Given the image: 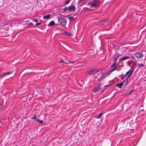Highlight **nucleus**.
<instances>
[{
  "instance_id": "nucleus-1",
  "label": "nucleus",
  "mask_w": 146,
  "mask_h": 146,
  "mask_svg": "<svg viewBox=\"0 0 146 146\" xmlns=\"http://www.w3.org/2000/svg\"><path fill=\"white\" fill-rule=\"evenodd\" d=\"M58 23L64 26L66 25V21L64 18L58 17Z\"/></svg>"
},
{
  "instance_id": "nucleus-2",
  "label": "nucleus",
  "mask_w": 146,
  "mask_h": 146,
  "mask_svg": "<svg viewBox=\"0 0 146 146\" xmlns=\"http://www.w3.org/2000/svg\"><path fill=\"white\" fill-rule=\"evenodd\" d=\"M99 3L98 0H94L90 3V7H96Z\"/></svg>"
},
{
  "instance_id": "nucleus-3",
  "label": "nucleus",
  "mask_w": 146,
  "mask_h": 146,
  "mask_svg": "<svg viewBox=\"0 0 146 146\" xmlns=\"http://www.w3.org/2000/svg\"><path fill=\"white\" fill-rule=\"evenodd\" d=\"M98 71L96 69H93L88 70L87 73L90 75H93L98 72Z\"/></svg>"
},
{
  "instance_id": "nucleus-4",
  "label": "nucleus",
  "mask_w": 146,
  "mask_h": 146,
  "mask_svg": "<svg viewBox=\"0 0 146 146\" xmlns=\"http://www.w3.org/2000/svg\"><path fill=\"white\" fill-rule=\"evenodd\" d=\"M135 68H132V69L131 70L130 72L129 73V74L128 75H127V77L126 79L124 80V81L125 82V84L124 86H125L126 85H127L128 84V81L127 80L131 76V75L132 74V73L133 72V70Z\"/></svg>"
},
{
  "instance_id": "nucleus-5",
  "label": "nucleus",
  "mask_w": 146,
  "mask_h": 146,
  "mask_svg": "<svg viewBox=\"0 0 146 146\" xmlns=\"http://www.w3.org/2000/svg\"><path fill=\"white\" fill-rule=\"evenodd\" d=\"M14 71L13 70L9 72H6L5 73H4L3 74H2L0 76V77L1 78H3L4 76L7 75H9L11 74H12L13 72Z\"/></svg>"
},
{
  "instance_id": "nucleus-6",
  "label": "nucleus",
  "mask_w": 146,
  "mask_h": 146,
  "mask_svg": "<svg viewBox=\"0 0 146 146\" xmlns=\"http://www.w3.org/2000/svg\"><path fill=\"white\" fill-rule=\"evenodd\" d=\"M143 55V54L141 53L137 52L135 54V56L138 59H139L142 57Z\"/></svg>"
},
{
  "instance_id": "nucleus-7",
  "label": "nucleus",
  "mask_w": 146,
  "mask_h": 146,
  "mask_svg": "<svg viewBox=\"0 0 146 146\" xmlns=\"http://www.w3.org/2000/svg\"><path fill=\"white\" fill-rule=\"evenodd\" d=\"M68 10L69 11H74L76 10V7L74 6L71 5L68 7Z\"/></svg>"
},
{
  "instance_id": "nucleus-8",
  "label": "nucleus",
  "mask_w": 146,
  "mask_h": 146,
  "mask_svg": "<svg viewBox=\"0 0 146 146\" xmlns=\"http://www.w3.org/2000/svg\"><path fill=\"white\" fill-rule=\"evenodd\" d=\"M130 58V57L129 56H124L121 57V58L119 59V61H122L123 60H124L127 59H128Z\"/></svg>"
},
{
  "instance_id": "nucleus-9",
  "label": "nucleus",
  "mask_w": 146,
  "mask_h": 146,
  "mask_svg": "<svg viewBox=\"0 0 146 146\" xmlns=\"http://www.w3.org/2000/svg\"><path fill=\"white\" fill-rule=\"evenodd\" d=\"M125 83V82L124 81V80H123V81L121 82L117 83L116 84V86L119 88H121L122 86Z\"/></svg>"
},
{
  "instance_id": "nucleus-10",
  "label": "nucleus",
  "mask_w": 146,
  "mask_h": 146,
  "mask_svg": "<svg viewBox=\"0 0 146 146\" xmlns=\"http://www.w3.org/2000/svg\"><path fill=\"white\" fill-rule=\"evenodd\" d=\"M51 16V15L48 14L46 15H44L43 17V19H46L47 20L49 19L50 18V17Z\"/></svg>"
},
{
  "instance_id": "nucleus-11",
  "label": "nucleus",
  "mask_w": 146,
  "mask_h": 146,
  "mask_svg": "<svg viewBox=\"0 0 146 146\" xmlns=\"http://www.w3.org/2000/svg\"><path fill=\"white\" fill-rule=\"evenodd\" d=\"M55 23L54 21H52L49 23L48 25V26L49 27H50L54 25H55Z\"/></svg>"
},
{
  "instance_id": "nucleus-12",
  "label": "nucleus",
  "mask_w": 146,
  "mask_h": 146,
  "mask_svg": "<svg viewBox=\"0 0 146 146\" xmlns=\"http://www.w3.org/2000/svg\"><path fill=\"white\" fill-rule=\"evenodd\" d=\"M99 89L98 88V87H95L93 88L92 89V91L94 92L95 93L97 92V91H98Z\"/></svg>"
},
{
  "instance_id": "nucleus-13",
  "label": "nucleus",
  "mask_w": 146,
  "mask_h": 146,
  "mask_svg": "<svg viewBox=\"0 0 146 146\" xmlns=\"http://www.w3.org/2000/svg\"><path fill=\"white\" fill-rule=\"evenodd\" d=\"M106 75H102L99 78V80H103V79L105 78L106 77Z\"/></svg>"
},
{
  "instance_id": "nucleus-14",
  "label": "nucleus",
  "mask_w": 146,
  "mask_h": 146,
  "mask_svg": "<svg viewBox=\"0 0 146 146\" xmlns=\"http://www.w3.org/2000/svg\"><path fill=\"white\" fill-rule=\"evenodd\" d=\"M103 113H99V114L96 117H95L96 118H97V119H99V118H100L101 115H102V114Z\"/></svg>"
},
{
  "instance_id": "nucleus-15",
  "label": "nucleus",
  "mask_w": 146,
  "mask_h": 146,
  "mask_svg": "<svg viewBox=\"0 0 146 146\" xmlns=\"http://www.w3.org/2000/svg\"><path fill=\"white\" fill-rule=\"evenodd\" d=\"M68 18L70 22L74 18L73 17H68Z\"/></svg>"
},
{
  "instance_id": "nucleus-16",
  "label": "nucleus",
  "mask_w": 146,
  "mask_h": 146,
  "mask_svg": "<svg viewBox=\"0 0 146 146\" xmlns=\"http://www.w3.org/2000/svg\"><path fill=\"white\" fill-rule=\"evenodd\" d=\"M99 22H100L101 24L103 25L106 22V20H103L102 21H99Z\"/></svg>"
},
{
  "instance_id": "nucleus-17",
  "label": "nucleus",
  "mask_w": 146,
  "mask_h": 146,
  "mask_svg": "<svg viewBox=\"0 0 146 146\" xmlns=\"http://www.w3.org/2000/svg\"><path fill=\"white\" fill-rule=\"evenodd\" d=\"M36 121L40 123H43V121L42 120H40L38 119H36Z\"/></svg>"
},
{
  "instance_id": "nucleus-18",
  "label": "nucleus",
  "mask_w": 146,
  "mask_h": 146,
  "mask_svg": "<svg viewBox=\"0 0 146 146\" xmlns=\"http://www.w3.org/2000/svg\"><path fill=\"white\" fill-rule=\"evenodd\" d=\"M119 56V53H117V54H116V56H115V61L116 60H117L118 57Z\"/></svg>"
},
{
  "instance_id": "nucleus-19",
  "label": "nucleus",
  "mask_w": 146,
  "mask_h": 146,
  "mask_svg": "<svg viewBox=\"0 0 146 146\" xmlns=\"http://www.w3.org/2000/svg\"><path fill=\"white\" fill-rule=\"evenodd\" d=\"M5 24L2 22L0 21V27L1 26H3L5 25Z\"/></svg>"
},
{
  "instance_id": "nucleus-20",
  "label": "nucleus",
  "mask_w": 146,
  "mask_h": 146,
  "mask_svg": "<svg viewBox=\"0 0 146 146\" xmlns=\"http://www.w3.org/2000/svg\"><path fill=\"white\" fill-rule=\"evenodd\" d=\"M117 67V65L116 66H115L113 69H112L111 70V71L113 72V71L115 70L116 69Z\"/></svg>"
},
{
  "instance_id": "nucleus-21",
  "label": "nucleus",
  "mask_w": 146,
  "mask_h": 146,
  "mask_svg": "<svg viewBox=\"0 0 146 146\" xmlns=\"http://www.w3.org/2000/svg\"><path fill=\"white\" fill-rule=\"evenodd\" d=\"M65 63L66 64H73L74 63V62H69V61H67V62H65Z\"/></svg>"
},
{
  "instance_id": "nucleus-22",
  "label": "nucleus",
  "mask_w": 146,
  "mask_h": 146,
  "mask_svg": "<svg viewBox=\"0 0 146 146\" xmlns=\"http://www.w3.org/2000/svg\"><path fill=\"white\" fill-rule=\"evenodd\" d=\"M136 62H134L132 65V66L131 67V69L132 70L133 68H134V66L136 65Z\"/></svg>"
},
{
  "instance_id": "nucleus-23",
  "label": "nucleus",
  "mask_w": 146,
  "mask_h": 146,
  "mask_svg": "<svg viewBox=\"0 0 146 146\" xmlns=\"http://www.w3.org/2000/svg\"><path fill=\"white\" fill-rule=\"evenodd\" d=\"M131 70L130 69L128 71H127L126 73L125 74H126V75H128L129 74L130 72L131 71Z\"/></svg>"
},
{
  "instance_id": "nucleus-24",
  "label": "nucleus",
  "mask_w": 146,
  "mask_h": 146,
  "mask_svg": "<svg viewBox=\"0 0 146 146\" xmlns=\"http://www.w3.org/2000/svg\"><path fill=\"white\" fill-rule=\"evenodd\" d=\"M70 1V0H68V1H66L65 2V5H67V4H68L69 3Z\"/></svg>"
},
{
  "instance_id": "nucleus-25",
  "label": "nucleus",
  "mask_w": 146,
  "mask_h": 146,
  "mask_svg": "<svg viewBox=\"0 0 146 146\" xmlns=\"http://www.w3.org/2000/svg\"><path fill=\"white\" fill-rule=\"evenodd\" d=\"M144 64H140L137 65L138 66H141L142 67L143 66Z\"/></svg>"
},
{
  "instance_id": "nucleus-26",
  "label": "nucleus",
  "mask_w": 146,
  "mask_h": 146,
  "mask_svg": "<svg viewBox=\"0 0 146 146\" xmlns=\"http://www.w3.org/2000/svg\"><path fill=\"white\" fill-rule=\"evenodd\" d=\"M102 85V84L101 83H100L98 86H97V87L100 89L101 87V85Z\"/></svg>"
},
{
  "instance_id": "nucleus-27",
  "label": "nucleus",
  "mask_w": 146,
  "mask_h": 146,
  "mask_svg": "<svg viewBox=\"0 0 146 146\" xmlns=\"http://www.w3.org/2000/svg\"><path fill=\"white\" fill-rule=\"evenodd\" d=\"M68 9V8L65 7L63 9L64 12H65Z\"/></svg>"
},
{
  "instance_id": "nucleus-28",
  "label": "nucleus",
  "mask_w": 146,
  "mask_h": 146,
  "mask_svg": "<svg viewBox=\"0 0 146 146\" xmlns=\"http://www.w3.org/2000/svg\"><path fill=\"white\" fill-rule=\"evenodd\" d=\"M116 64V62H115V61L111 65V67H113L114 65H115Z\"/></svg>"
},
{
  "instance_id": "nucleus-29",
  "label": "nucleus",
  "mask_w": 146,
  "mask_h": 146,
  "mask_svg": "<svg viewBox=\"0 0 146 146\" xmlns=\"http://www.w3.org/2000/svg\"><path fill=\"white\" fill-rule=\"evenodd\" d=\"M126 76V74H125L121 78V80L125 78Z\"/></svg>"
},
{
  "instance_id": "nucleus-30",
  "label": "nucleus",
  "mask_w": 146,
  "mask_h": 146,
  "mask_svg": "<svg viewBox=\"0 0 146 146\" xmlns=\"http://www.w3.org/2000/svg\"><path fill=\"white\" fill-rule=\"evenodd\" d=\"M36 118V115H35L32 118V119H35Z\"/></svg>"
},
{
  "instance_id": "nucleus-31",
  "label": "nucleus",
  "mask_w": 146,
  "mask_h": 146,
  "mask_svg": "<svg viewBox=\"0 0 146 146\" xmlns=\"http://www.w3.org/2000/svg\"><path fill=\"white\" fill-rule=\"evenodd\" d=\"M84 1H85L84 0H79V2L81 3Z\"/></svg>"
},
{
  "instance_id": "nucleus-32",
  "label": "nucleus",
  "mask_w": 146,
  "mask_h": 146,
  "mask_svg": "<svg viewBox=\"0 0 146 146\" xmlns=\"http://www.w3.org/2000/svg\"><path fill=\"white\" fill-rule=\"evenodd\" d=\"M3 108V105L2 104H0V109Z\"/></svg>"
},
{
  "instance_id": "nucleus-33",
  "label": "nucleus",
  "mask_w": 146,
  "mask_h": 146,
  "mask_svg": "<svg viewBox=\"0 0 146 146\" xmlns=\"http://www.w3.org/2000/svg\"><path fill=\"white\" fill-rule=\"evenodd\" d=\"M131 58L133 59H135V57L134 56H131Z\"/></svg>"
},
{
  "instance_id": "nucleus-34",
  "label": "nucleus",
  "mask_w": 146,
  "mask_h": 146,
  "mask_svg": "<svg viewBox=\"0 0 146 146\" xmlns=\"http://www.w3.org/2000/svg\"><path fill=\"white\" fill-rule=\"evenodd\" d=\"M64 62V61H63V60H60L59 61V63L61 62Z\"/></svg>"
},
{
  "instance_id": "nucleus-35",
  "label": "nucleus",
  "mask_w": 146,
  "mask_h": 146,
  "mask_svg": "<svg viewBox=\"0 0 146 146\" xmlns=\"http://www.w3.org/2000/svg\"><path fill=\"white\" fill-rule=\"evenodd\" d=\"M40 23H36V25H40Z\"/></svg>"
},
{
  "instance_id": "nucleus-36",
  "label": "nucleus",
  "mask_w": 146,
  "mask_h": 146,
  "mask_svg": "<svg viewBox=\"0 0 146 146\" xmlns=\"http://www.w3.org/2000/svg\"><path fill=\"white\" fill-rule=\"evenodd\" d=\"M34 20H35V22H37V20L36 19H35Z\"/></svg>"
},
{
  "instance_id": "nucleus-37",
  "label": "nucleus",
  "mask_w": 146,
  "mask_h": 146,
  "mask_svg": "<svg viewBox=\"0 0 146 146\" xmlns=\"http://www.w3.org/2000/svg\"><path fill=\"white\" fill-rule=\"evenodd\" d=\"M109 85H106L105 86V87H107V86H109Z\"/></svg>"
},
{
  "instance_id": "nucleus-38",
  "label": "nucleus",
  "mask_w": 146,
  "mask_h": 146,
  "mask_svg": "<svg viewBox=\"0 0 146 146\" xmlns=\"http://www.w3.org/2000/svg\"><path fill=\"white\" fill-rule=\"evenodd\" d=\"M122 75H121L119 76L121 77Z\"/></svg>"
},
{
  "instance_id": "nucleus-39",
  "label": "nucleus",
  "mask_w": 146,
  "mask_h": 146,
  "mask_svg": "<svg viewBox=\"0 0 146 146\" xmlns=\"http://www.w3.org/2000/svg\"><path fill=\"white\" fill-rule=\"evenodd\" d=\"M132 92V91H131L130 92V93H131V92Z\"/></svg>"
},
{
  "instance_id": "nucleus-40",
  "label": "nucleus",
  "mask_w": 146,
  "mask_h": 146,
  "mask_svg": "<svg viewBox=\"0 0 146 146\" xmlns=\"http://www.w3.org/2000/svg\"><path fill=\"white\" fill-rule=\"evenodd\" d=\"M1 123V120H0V123Z\"/></svg>"
},
{
  "instance_id": "nucleus-41",
  "label": "nucleus",
  "mask_w": 146,
  "mask_h": 146,
  "mask_svg": "<svg viewBox=\"0 0 146 146\" xmlns=\"http://www.w3.org/2000/svg\"><path fill=\"white\" fill-rule=\"evenodd\" d=\"M16 73V72H15V74H14V75H15Z\"/></svg>"
},
{
  "instance_id": "nucleus-42",
  "label": "nucleus",
  "mask_w": 146,
  "mask_h": 146,
  "mask_svg": "<svg viewBox=\"0 0 146 146\" xmlns=\"http://www.w3.org/2000/svg\"><path fill=\"white\" fill-rule=\"evenodd\" d=\"M103 91H102V92H101V93H102L103 92Z\"/></svg>"
},
{
  "instance_id": "nucleus-43",
  "label": "nucleus",
  "mask_w": 146,
  "mask_h": 146,
  "mask_svg": "<svg viewBox=\"0 0 146 146\" xmlns=\"http://www.w3.org/2000/svg\"><path fill=\"white\" fill-rule=\"evenodd\" d=\"M145 59H146V58H145L144 60H145Z\"/></svg>"
},
{
  "instance_id": "nucleus-44",
  "label": "nucleus",
  "mask_w": 146,
  "mask_h": 146,
  "mask_svg": "<svg viewBox=\"0 0 146 146\" xmlns=\"http://www.w3.org/2000/svg\"><path fill=\"white\" fill-rule=\"evenodd\" d=\"M15 146H17V145H15Z\"/></svg>"
},
{
  "instance_id": "nucleus-45",
  "label": "nucleus",
  "mask_w": 146,
  "mask_h": 146,
  "mask_svg": "<svg viewBox=\"0 0 146 146\" xmlns=\"http://www.w3.org/2000/svg\"><path fill=\"white\" fill-rule=\"evenodd\" d=\"M98 1H99V0H98Z\"/></svg>"
},
{
  "instance_id": "nucleus-46",
  "label": "nucleus",
  "mask_w": 146,
  "mask_h": 146,
  "mask_svg": "<svg viewBox=\"0 0 146 146\" xmlns=\"http://www.w3.org/2000/svg\"><path fill=\"white\" fill-rule=\"evenodd\" d=\"M84 0L85 1V0Z\"/></svg>"
}]
</instances>
